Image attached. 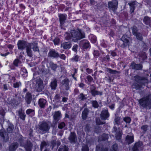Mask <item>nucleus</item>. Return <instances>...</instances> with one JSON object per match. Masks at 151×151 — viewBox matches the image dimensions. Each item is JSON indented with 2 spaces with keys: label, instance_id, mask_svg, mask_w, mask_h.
<instances>
[{
  "label": "nucleus",
  "instance_id": "1",
  "mask_svg": "<svg viewBox=\"0 0 151 151\" xmlns=\"http://www.w3.org/2000/svg\"><path fill=\"white\" fill-rule=\"evenodd\" d=\"M65 36L67 40L72 39L74 42H76L85 37V34L84 33H81L80 32L76 31L75 30H72L70 33H68Z\"/></svg>",
  "mask_w": 151,
  "mask_h": 151
},
{
  "label": "nucleus",
  "instance_id": "2",
  "mask_svg": "<svg viewBox=\"0 0 151 151\" xmlns=\"http://www.w3.org/2000/svg\"><path fill=\"white\" fill-rule=\"evenodd\" d=\"M151 100L148 96L144 97L139 101L141 105L144 108L150 109L151 108Z\"/></svg>",
  "mask_w": 151,
  "mask_h": 151
},
{
  "label": "nucleus",
  "instance_id": "3",
  "mask_svg": "<svg viewBox=\"0 0 151 151\" xmlns=\"http://www.w3.org/2000/svg\"><path fill=\"white\" fill-rule=\"evenodd\" d=\"M38 128L43 133H45L49 132L50 127L47 122L42 121L38 125Z\"/></svg>",
  "mask_w": 151,
  "mask_h": 151
},
{
  "label": "nucleus",
  "instance_id": "4",
  "mask_svg": "<svg viewBox=\"0 0 151 151\" xmlns=\"http://www.w3.org/2000/svg\"><path fill=\"white\" fill-rule=\"evenodd\" d=\"M132 33L135 37L136 39L140 41L143 40L142 34L138 32L137 27L135 26H134L132 27Z\"/></svg>",
  "mask_w": 151,
  "mask_h": 151
},
{
  "label": "nucleus",
  "instance_id": "5",
  "mask_svg": "<svg viewBox=\"0 0 151 151\" xmlns=\"http://www.w3.org/2000/svg\"><path fill=\"white\" fill-rule=\"evenodd\" d=\"M135 80L137 83L142 85H145V84L148 83V81L145 77H142L138 75L134 76Z\"/></svg>",
  "mask_w": 151,
  "mask_h": 151
},
{
  "label": "nucleus",
  "instance_id": "6",
  "mask_svg": "<svg viewBox=\"0 0 151 151\" xmlns=\"http://www.w3.org/2000/svg\"><path fill=\"white\" fill-rule=\"evenodd\" d=\"M118 2L116 0H114L108 2V7L110 10L114 12L117 8Z\"/></svg>",
  "mask_w": 151,
  "mask_h": 151
},
{
  "label": "nucleus",
  "instance_id": "7",
  "mask_svg": "<svg viewBox=\"0 0 151 151\" xmlns=\"http://www.w3.org/2000/svg\"><path fill=\"white\" fill-rule=\"evenodd\" d=\"M125 36H123L120 41V45L122 47H124L129 45V40Z\"/></svg>",
  "mask_w": 151,
  "mask_h": 151
},
{
  "label": "nucleus",
  "instance_id": "8",
  "mask_svg": "<svg viewBox=\"0 0 151 151\" xmlns=\"http://www.w3.org/2000/svg\"><path fill=\"white\" fill-rule=\"evenodd\" d=\"M125 36H123L120 41V45L122 47H124L129 45V40Z\"/></svg>",
  "mask_w": 151,
  "mask_h": 151
},
{
  "label": "nucleus",
  "instance_id": "9",
  "mask_svg": "<svg viewBox=\"0 0 151 151\" xmlns=\"http://www.w3.org/2000/svg\"><path fill=\"white\" fill-rule=\"evenodd\" d=\"M125 36H123L120 41V45L122 47H124L129 45V40Z\"/></svg>",
  "mask_w": 151,
  "mask_h": 151
},
{
  "label": "nucleus",
  "instance_id": "10",
  "mask_svg": "<svg viewBox=\"0 0 151 151\" xmlns=\"http://www.w3.org/2000/svg\"><path fill=\"white\" fill-rule=\"evenodd\" d=\"M0 135L4 142H6L8 140L9 137L8 134L4 129H2L0 130Z\"/></svg>",
  "mask_w": 151,
  "mask_h": 151
},
{
  "label": "nucleus",
  "instance_id": "11",
  "mask_svg": "<svg viewBox=\"0 0 151 151\" xmlns=\"http://www.w3.org/2000/svg\"><path fill=\"white\" fill-rule=\"evenodd\" d=\"M68 139L71 143H75L77 141V137L75 133L71 132L68 137Z\"/></svg>",
  "mask_w": 151,
  "mask_h": 151
},
{
  "label": "nucleus",
  "instance_id": "12",
  "mask_svg": "<svg viewBox=\"0 0 151 151\" xmlns=\"http://www.w3.org/2000/svg\"><path fill=\"white\" fill-rule=\"evenodd\" d=\"M29 44L24 41L19 40L17 43L18 48L19 50H23L25 48H26Z\"/></svg>",
  "mask_w": 151,
  "mask_h": 151
},
{
  "label": "nucleus",
  "instance_id": "13",
  "mask_svg": "<svg viewBox=\"0 0 151 151\" xmlns=\"http://www.w3.org/2000/svg\"><path fill=\"white\" fill-rule=\"evenodd\" d=\"M130 67L132 69L135 70H141L142 68V65L141 64H136L132 62L131 64Z\"/></svg>",
  "mask_w": 151,
  "mask_h": 151
},
{
  "label": "nucleus",
  "instance_id": "14",
  "mask_svg": "<svg viewBox=\"0 0 151 151\" xmlns=\"http://www.w3.org/2000/svg\"><path fill=\"white\" fill-rule=\"evenodd\" d=\"M69 81L68 79H65L62 82V87L63 90H68L69 89Z\"/></svg>",
  "mask_w": 151,
  "mask_h": 151
},
{
  "label": "nucleus",
  "instance_id": "15",
  "mask_svg": "<svg viewBox=\"0 0 151 151\" xmlns=\"http://www.w3.org/2000/svg\"><path fill=\"white\" fill-rule=\"evenodd\" d=\"M100 115L101 119L105 120L109 117V114L107 110H104L102 111Z\"/></svg>",
  "mask_w": 151,
  "mask_h": 151
},
{
  "label": "nucleus",
  "instance_id": "16",
  "mask_svg": "<svg viewBox=\"0 0 151 151\" xmlns=\"http://www.w3.org/2000/svg\"><path fill=\"white\" fill-rule=\"evenodd\" d=\"M24 147L25 148L26 151H31V149L33 147V145L31 141L29 140H27Z\"/></svg>",
  "mask_w": 151,
  "mask_h": 151
},
{
  "label": "nucleus",
  "instance_id": "17",
  "mask_svg": "<svg viewBox=\"0 0 151 151\" xmlns=\"http://www.w3.org/2000/svg\"><path fill=\"white\" fill-rule=\"evenodd\" d=\"M37 91L38 92H41L44 89V86L43 81L41 80L38 81L37 82Z\"/></svg>",
  "mask_w": 151,
  "mask_h": 151
},
{
  "label": "nucleus",
  "instance_id": "18",
  "mask_svg": "<svg viewBox=\"0 0 151 151\" xmlns=\"http://www.w3.org/2000/svg\"><path fill=\"white\" fill-rule=\"evenodd\" d=\"M142 145V142H139L136 143L132 148V151H139V150L141 149Z\"/></svg>",
  "mask_w": 151,
  "mask_h": 151
},
{
  "label": "nucleus",
  "instance_id": "19",
  "mask_svg": "<svg viewBox=\"0 0 151 151\" xmlns=\"http://www.w3.org/2000/svg\"><path fill=\"white\" fill-rule=\"evenodd\" d=\"M59 54L58 52H56L54 50H50L48 54V56L50 57L56 58L59 57Z\"/></svg>",
  "mask_w": 151,
  "mask_h": 151
},
{
  "label": "nucleus",
  "instance_id": "20",
  "mask_svg": "<svg viewBox=\"0 0 151 151\" xmlns=\"http://www.w3.org/2000/svg\"><path fill=\"white\" fill-rule=\"evenodd\" d=\"M61 116V113L59 111L55 112L53 115L54 122L56 124L57 122L59 120Z\"/></svg>",
  "mask_w": 151,
  "mask_h": 151
},
{
  "label": "nucleus",
  "instance_id": "21",
  "mask_svg": "<svg viewBox=\"0 0 151 151\" xmlns=\"http://www.w3.org/2000/svg\"><path fill=\"white\" fill-rule=\"evenodd\" d=\"M25 100L27 104H29L32 100V95L29 92L27 93L25 96Z\"/></svg>",
  "mask_w": 151,
  "mask_h": 151
},
{
  "label": "nucleus",
  "instance_id": "22",
  "mask_svg": "<svg viewBox=\"0 0 151 151\" xmlns=\"http://www.w3.org/2000/svg\"><path fill=\"white\" fill-rule=\"evenodd\" d=\"M58 80L55 78H54L51 82L50 86L52 89L55 90L56 89L57 86V82Z\"/></svg>",
  "mask_w": 151,
  "mask_h": 151
},
{
  "label": "nucleus",
  "instance_id": "23",
  "mask_svg": "<svg viewBox=\"0 0 151 151\" xmlns=\"http://www.w3.org/2000/svg\"><path fill=\"white\" fill-rule=\"evenodd\" d=\"M47 103L46 101L43 99H40L38 101V104L42 108H44Z\"/></svg>",
  "mask_w": 151,
  "mask_h": 151
},
{
  "label": "nucleus",
  "instance_id": "24",
  "mask_svg": "<svg viewBox=\"0 0 151 151\" xmlns=\"http://www.w3.org/2000/svg\"><path fill=\"white\" fill-rule=\"evenodd\" d=\"M71 45L70 42H64L61 44V47H63L64 49H69L71 47Z\"/></svg>",
  "mask_w": 151,
  "mask_h": 151
},
{
  "label": "nucleus",
  "instance_id": "25",
  "mask_svg": "<svg viewBox=\"0 0 151 151\" xmlns=\"http://www.w3.org/2000/svg\"><path fill=\"white\" fill-rule=\"evenodd\" d=\"M89 112V110L88 109L85 108L82 112V118L83 120H86L87 117Z\"/></svg>",
  "mask_w": 151,
  "mask_h": 151
},
{
  "label": "nucleus",
  "instance_id": "26",
  "mask_svg": "<svg viewBox=\"0 0 151 151\" xmlns=\"http://www.w3.org/2000/svg\"><path fill=\"white\" fill-rule=\"evenodd\" d=\"M26 48V52L28 56L30 57H32L33 55L32 52L31 50V47L29 44L28 45V46H27Z\"/></svg>",
  "mask_w": 151,
  "mask_h": 151
},
{
  "label": "nucleus",
  "instance_id": "27",
  "mask_svg": "<svg viewBox=\"0 0 151 151\" xmlns=\"http://www.w3.org/2000/svg\"><path fill=\"white\" fill-rule=\"evenodd\" d=\"M81 44L83 45V47L85 49L88 48L90 46L89 42L86 40H83L81 41Z\"/></svg>",
  "mask_w": 151,
  "mask_h": 151
},
{
  "label": "nucleus",
  "instance_id": "28",
  "mask_svg": "<svg viewBox=\"0 0 151 151\" xmlns=\"http://www.w3.org/2000/svg\"><path fill=\"white\" fill-rule=\"evenodd\" d=\"M60 23L61 25H63L66 19V17L65 15L63 14H60L59 15Z\"/></svg>",
  "mask_w": 151,
  "mask_h": 151
},
{
  "label": "nucleus",
  "instance_id": "29",
  "mask_svg": "<svg viewBox=\"0 0 151 151\" xmlns=\"http://www.w3.org/2000/svg\"><path fill=\"white\" fill-rule=\"evenodd\" d=\"M18 146V144L17 142L13 143L9 147V150L10 151H14L17 148Z\"/></svg>",
  "mask_w": 151,
  "mask_h": 151
},
{
  "label": "nucleus",
  "instance_id": "30",
  "mask_svg": "<svg viewBox=\"0 0 151 151\" xmlns=\"http://www.w3.org/2000/svg\"><path fill=\"white\" fill-rule=\"evenodd\" d=\"M125 141L128 144H130L134 141V137L133 136L127 135L126 137Z\"/></svg>",
  "mask_w": 151,
  "mask_h": 151
},
{
  "label": "nucleus",
  "instance_id": "31",
  "mask_svg": "<svg viewBox=\"0 0 151 151\" xmlns=\"http://www.w3.org/2000/svg\"><path fill=\"white\" fill-rule=\"evenodd\" d=\"M30 46L31 47V48H32L33 50L34 51H39L38 48L37 47V43H29Z\"/></svg>",
  "mask_w": 151,
  "mask_h": 151
},
{
  "label": "nucleus",
  "instance_id": "32",
  "mask_svg": "<svg viewBox=\"0 0 151 151\" xmlns=\"http://www.w3.org/2000/svg\"><path fill=\"white\" fill-rule=\"evenodd\" d=\"M91 93L92 95L95 96L96 95H101L102 94V92H99L97 91L92 89L91 90Z\"/></svg>",
  "mask_w": 151,
  "mask_h": 151
},
{
  "label": "nucleus",
  "instance_id": "33",
  "mask_svg": "<svg viewBox=\"0 0 151 151\" xmlns=\"http://www.w3.org/2000/svg\"><path fill=\"white\" fill-rule=\"evenodd\" d=\"M14 128V126L12 124L9 123L8 127L7 128V131L9 133L12 132Z\"/></svg>",
  "mask_w": 151,
  "mask_h": 151
},
{
  "label": "nucleus",
  "instance_id": "34",
  "mask_svg": "<svg viewBox=\"0 0 151 151\" xmlns=\"http://www.w3.org/2000/svg\"><path fill=\"white\" fill-rule=\"evenodd\" d=\"M128 4L130 6V11L131 13L133 12L135 8V6H134L135 5V2L133 1L131 3H129Z\"/></svg>",
  "mask_w": 151,
  "mask_h": 151
},
{
  "label": "nucleus",
  "instance_id": "35",
  "mask_svg": "<svg viewBox=\"0 0 151 151\" xmlns=\"http://www.w3.org/2000/svg\"><path fill=\"white\" fill-rule=\"evenodd\" d=\"M143 22L146 24L149 25L151 22L150 19L148 17L145 16L143 19Z\"/></svg>",
  "mask_w": 151,
  "mask_h": 151
},
{
  "label": "nucleus",
  "instance_id": "36",
  "mask_svg": "<svg viewBox=\"0 0 151 151\" xmlns=\"http://www.w3.org/2000/svg\"><path fill=\"white\" fill-rule=\"evenodd\" d=\"M19 115L20 118L22 120H24L25 119V115L22 110H19L18 111Z\"/></svg>",
  "mask_w": 151,
  "mask_h": 151
},
{
  "label": "nucleus",
  "instance_id": "37",
  "mask_svg": "<svg viewBox=\"0 0 151 151\" xmlns=\"http://www.w3.org/2000/svg\"><path fill=\"white\" fill-rule=\"evenodd\" d=\"M108 149L107 148H104L103 147L97 146L96 147V151H108Z\"/></svg>",
  "mask_w": 151,
  "mask_h": 151
},
{
  "label": "nucleus",
  "instance_id": "38",
  "mask_svg": "<svg viewBox=\"0 0 151 151\" xmlns=\"http://www.w3.org/2000/svg\"><path fill=\"white\" fill-rule=\"evenodd\" d=\"M142 85L138 83H134V85L132 86L133 88L136 89H138L141 88Z\"/></svg>",
  "mask_w": 151,
  "mask_h": 151
},
{
  "label": "nucleus",
  "instance_id": "39",
  "mask_svg": "<svg viewBox=\"0 0 151 151\" xmlns=\"http://www.w3.org/2000/svg\"><path fill=\"white\" fill-rule=\"evenodd\" d=\"M110 150V151H118V145L116 144L113 145Z\"/></svg>",
  "mask_w": 151,
  "mask_h": 151
},
{
  "label": "nucleus",
  "instance_id": "40",
  "mask_svg": "<svg viewBox=\"0 0 151 151\" xmlns=\"http://www.w3.org/2000/svg\"><path fill=\"white\" fill-rule=\"evenodd\" d=\"M61 99L60 94H56L55 95L54 99L57 100L56 103L58 104L60 101V100Z\"/></svg>",
  "mask_w": 151,
  "mask_h": 151
},
{
  "label": "nucleus",
  "instance_id": "41",
  "mask_svg": "<svg viewBox=\"0 0 151 151\" xmlns=\"http://www.w3.org/2000/svg\"><path fill=\"white\" fill-rule=\"evenodd\" d=\"M148 127V125H143L141 127V129L142 130V132L145 133L147 131Z\"/></svg>",
  "mask_w": 151,
  "mask_h": 151
},
{
  "label": "nucleus",
  "instance_id": "42",
  "mask_svg": "<svg viewBox=\"0 0 151 151\" xmlns=\"http://www.w3.org/2000/svg\"><path fill=\"white\" fill-rule=\"evenodd\" d=\"M92 106L95 108H97L99 106V105L96 101H93L92 102Z\"/></svg>",
  "mask_w": 151,
  "mask_h": 151
},
{
  "label": "nucleus",
  "instance_id": "43",
  "mask_svg": "<svg viewBox=\"0 0 151 151\" xmlns=\"http://www.w3.org/2000/svg\"><path fill=\"white\" fill-rule=\"evenodd\" d=\"M79 99L81 101H83L86 99L84 95L82 93H80L78 96Z\"/></svg>",
  "mask_w": 151,
  "mask_h": 151
},
{
  "label": "nucleus",
  "instance_id": "44",
  "mask_svg": "<svg viewBox=\"0 0 151 151\" xmlns=\"http://www.w3.org/2000/svg\"><path fill=\"white\" fill-rule=\"evenodd\" d=\"M47 144L45 141L42 142L40 145V150L41 151H42L44 147L46 146Z\"/></svg>",
  "mask_w": 151,
  "mask_h": 151
},
{
  "label": "nucleus",
  "instance_id": "45",
  "mask_svg": "<svg viewBox=\"0 0 151 151\" xmlns=\"http://www.w3.org/2000/svg\"><path fill=\"white\" fill-rule=\"evenodd\" d=\"M82 150V151H89L88 147L85 145H83Z\"/></svg>",
  "mask_w": 151,
  "mask_h": 151
},
{
  "label": "nucleus",
  "instance_id": "46",
  "mask_svg": "<svg viewBox=\"0 0 151 151\" xmlns=\"http://www.w3.org/2000/svg\"><path fill=\"white\" fill-rule=\"evenodd\" d=\"M140 57L142 58L143 60H145L147 58L145 52L141 53L140 55Z\"/></svg>",
  "mask_w": 151,
  "mask_h": 151
},
{
  "label": "nucleus",
  "instance_id": "47",
  "mask_svg": "<svg viewBox=\"0 0 151 151\" xmlns=\"http://www.w3.org/2000/svg\"><path fill=\"white\" fill-rule=\"evenodd\" d=\"M19 142L20 143V146H24L25 143L24 142V141L22 138L21 137L19 139Z\"/></svg>",
  "mask_w": 151,
  "mask_h": 151
},
{
  "label": "nucleus",
  "instance_id": "48",
  "mask_svg": "<svg viewBox=\"0 0 151 151\" xmlns=\"http://www.w3.org/2000/svg\"><path fill=\"white\" fill-rule=\"evenodd\" d=\"M107 70L108 72L110 73L115 74L118 72L117 71L112 70L110 68H107Z\"/></svg>",
  "mask_w": 151,
  "mask_h": 151
},
{
  "label": "nucleus",
  "instance_id": "49",
  "mask_svg": "<svg viewBox=\"0 0 151 151\" xmlns=\"http://www.w3.org/2000/svg\"><path fill=\"white\" fill-rule=\"evenodd\" d=\"M120 118L118 116H116L114 119L115 123L117 125H119V123Z\"/></svg>",
  "mask_w": 151,
  "mask_h": 151
},
{
  "label": "nucleus",
  "instance_id": "50",
  "mask_svg": "<svg viewBox=\"0 0 151 151\" xmlns=\"http://www.w3.org/2000/svg\"><path fill=\"white\" fill-rule=\"evenodd\" d=\"M108 134H104L102 136V140L105 141L108 138Z\"/></svg>",
  "mask_w": 151,
  "mask_h": 151
},
{
  "label": "nucleus",
  "instance_id": "51",
  "mask_svg": "<svg viewBox=\"0 0 151 151\" xmlns=\"http://www.w3.org/2000/svg\"><path fill=\"white\" fill-rule=\"evenodd\" d=\"M110 59V58L109 57V55H107L102 59V62H104L105 61H109Z\"/></svg>",
  "mask_w": 151,
  "mask_h": 151
},
{
  "label": "nucleus",
  "instance_id": "52",
  "mask_svg": "<svg viewBox=\"0 0 151 151\" xmlns=\"http://www.w3.org/2000/svg\"><path fill=\"white\" fill-rule=\"evenodd\" d=\"M65 126V124L64 122L60 123L58 125V127L60 129H62Z\"/></svg>",
  "mask_w": 151,
  "mask_h": 151
},
{
  "label": "nucleus",
  "instance_id": "53",
  "mask_svg": "<svg viewBox=\"0 0 151 151\" xmlns=\"http://www.w3.org/2000/svg\"><path fill=\"white\" fill-rule=\"evenodd\" d=\"M115 136L116 139L118 140L120 139L121 136L120 132H119L116 133V134L115 135Z\"/></svg>",
  "mask_w": 151,
  "mask_h": 151
},
{
  "label": "nucleus",
  "instance_id": "54",
  "mask_svg": "<svg viewBox=\"0 0 151 151\" xmlns=\"http://www.w3.org/2000/svg\"><path fill=\"white\" fill-rule=\"evenodd\" d=\"M123 120L126 123H129L130 122L131 119L130 117H127L125 118H124Z\"/></svg>",
  "mask_w": 151,
  "mask_h": 151
},
{
  "label": "nucleus",
  "instance_id": "55",
  "mask_svg": "<svg viewBox=\"0 0 151 151\" xmlns=\"http://www.w3.org/2000/svg\"><path fill=\"white\" fill-rule=\"evenodd\" d=\"M50 65L52 69L55 70L57 67L56 65L53 63H51Z\"/></svg>",
  "mask_w": 151,
  "mask_h": 151
},
{
  "label": "nucleus",
  "instance_id": "56",
  "mask_svg": "<svg viewBox=\"0 0 151 151\" xmlns=\"http://www.w3.org/2000/svg\"><path fill=\"white\" fill-rule=\"evenodd\" d=\"M96 123L97 125L103 124L105 123V122H101L99 119H96Z\"/></svg>",
  "mask_w": 151,
  "mask_h": 151
},
{
  "label": "nucleus",
  "instance_id": "57",
  "mask_svg": "<svg viewBox=\"0 0 151 151\" xmlns=\"http://www.w3.org/2000/svg\"><path fill=\"white\" fill-rule=\"evenodd\" d=\"M60 41V39L58 38H55L53 40V42L55 45H58Z\"/></svg>",
  "mask_w": 151,
  "mask_h": 151
},
{
  "label": "nucleus",
  "instance_id": "58",
  "mask_svg": "<svg viewBox=\"0 0 151 151\" xmlns=\"http://www.w3.org/2000/svg\"><path fill=\"white\" fill-rule=\"evenodd\" d=\"M19 60L18 59H15L13 62V64L16 66H18V63H19Z\"/></svg>",
  "mask_w": 151,
  "mask_h": 151
},
{
  "label": "nucleus",
  "instance_id": "59",
  "mask_svg": "<svg viewBox=\"0 0 151 151\" xmlns=\"http://www.w3.org/2000/svg\"><path fill=\"white\" fill-rule=\"evenodd\" d=\"M61 148H62L63 151H68L69 150L68 147L65 145L62 146Z\"/></svg>",
  "mask_w": 151,
  "mask_h": 151
},
{
  "label": "nucleus",
  "instance_id": "60",
  "mask_svg": "<svg viewBox=\"0 0 151 151\" xmlns=\"http://www.w3.org/2000/svg\"><path fill=\"white\" fill-rule=\"evenodd\" d=\"M78 57L77 55H76L73 58L71 59V60L73 61H78Z\"/></svg>",
  "mask_w": 151,
  "mask_h": 151
},
{
  "label": "nucleus",
  "instance_id": "61",
  "mask_svg": "<svg viewBox=\"0 0 151 151\" xmlns=\"http://www.w3.org/2000/svg\"><path fill=\"white\" fill-rule=\"evenodd\" d=\"M51 144L52 146V149H53L56 144V142L55 140H53L51 142Z\"/></svg>",
  "mask_w": 151,
  "mask_h": 151
},
{
  "label": "nucleus",
  "instance_id": "62",
  "mask_svg": "<svg viewBox=\"0 0 151 151\" xmlns=\"http://www.w3.org/2000/svg\"><path fill=\"white\" fill-rule=\"evenodd\" d=\"M20 83L18 82L14 83L13 84L14 87L15 88H19L20 86Z\"/></svg>",
  "mask_w": 151,
  "mask_h": 151
},
{
  "label": "nucleus",
  "instance_id": "63",
  "mask_svg": "<svg viewBox=\"0 0 151 151\" xmlns=\"http://www.w3.org/2000/svg\"><path fill=\"white\" fill-rule=\"evenodd\" d=\"M34 110L31 109H29L26 111V113L27 114H29L31 113L34 112Z\"/></svg>",
  "mask_w": 151,
  "mask_h": 151
},
{
  "label": "nucleus",
  "instance_id": "64",
  "mask_svg": "<svg viewBox=\"0 0 151 151\" xmlns=\"http://www.w3.org/2000/svg\"><path fill=\"white\" fill-rule=\"evenodd\" d=\"M99 55V53L98 51L94 50L93 52V55L94 57L98 56Z\"/></svg>",
  "mask_w": 151,
  "mask_h": 151
}]
</instances>
